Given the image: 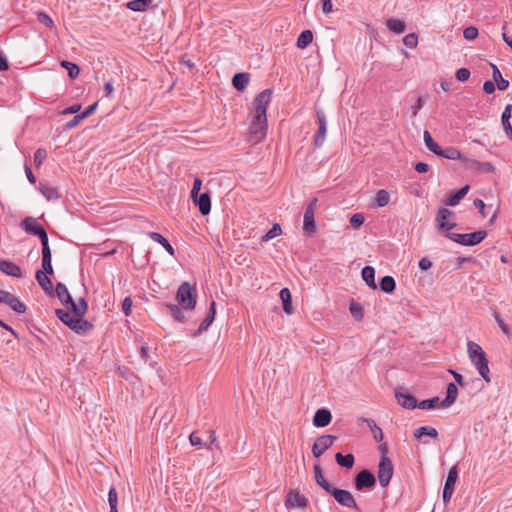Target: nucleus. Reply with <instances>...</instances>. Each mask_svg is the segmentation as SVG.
<instances>
[{
  "instance_id": "61",
  "label": "nucleus",
  "mask_w": 512,
  "mask_h": 512,
  "mask_svg": "<svg viewBox=\"0 0 512 512\" xmlns=\"http://www.w3.org/2000/svg\"><path fill=\"white\" fill-rule=\"evenodd\" d=\"M201 186H202V180L200 178L196 177L194 179L193 186L191 189V194H190V197L192 199H196V196L200 194L199 192H200Z\"/></svg>"
},
{
  "instance_id": "7",
  "label": "nucleus",
  "mask_w": 512,
  "mask_h": 512,
  "mask_svg": "<svg viewBox=\"0 0 512 512\" xmlns=\"http://www.w3.org/2000/svg\"><path fill=\"white\" fill-rule=\"evenodd\" d=\"M354 485L358 491L372 489L376 485L375 475L370 470L363 469L356 474L354 478Z\"/></svg>"
},
{
  "instance_id": "30",
  "label": "nucleus",
  "mask_w": 512,
  "mask_h": 512,
  "mask_svg": "<svg viewBox=\"0 0 512 512\" xmlns=\"http://www.w3.org/2000/svg\"><path fill=\"white\" fill-rule=\"evenodd\" d=\"M361 421L366 423L368 428L370 429L373 438L376 442H382L384 438V434L382 429L376 424V422L371 418H361Z\"/></svg>"
},
{
  "instance_id": "27",
  "label": "nucleus",
  "mask_w": 512,
  "mask_h": 512,
  "mask_svg": "<svg viewBox=\"0 0 512 512\" xmlns=\"http://www.w3.org/2000/svg\"><path fill=\"white\" fill-rule=\"evenodd\" d=\"M165 313L177 322L183 323L186 320L183 311L177 304H166Z\"/></svg>"
},
{
  "instance_id": "34",
  "label": "nucleus",
  "mask_w": 512,
  "mask_h": 512,
  "mask_svg": "<svg viewBox=\"0 0 512 512\" xmlns=\"http://www.w3.org/2000/svg\"><path fill=\"white\" fill-rule=\"evenodd\" d=\"M280 299L282 301L283 311L291 315L293 313L292 301H291V292L288 288H282L279 293Z\"/></svg>"
},
{
  "instance_id": "20",
  "label": "nucleus",
  "mask_w": 512,
  "mask_h": 512,
  "mask_svg": "<svg viewBox=\"0 0 512 512\" xmlns=\"http://www.w3.org/2000/svg\"><path fill=\"white\" fill-rule=\"evenodd\" d=\"M55 293L62 305L69 307L73 303V298L63 283L56 284Z\"/></svg>"
},
{
  "instance_id": "55",
  "label": "nucleus",
  "mask_w": 512,
  "mask_h": 512,
  "mask_svg": "<svg viewBox=\"0 0 512 512\" xmlns=\"http://www.w3.org/2000/svg\"><path fill=\"white\" fill-rule=\"evenodd\" d=\"M403 43L406 47L414 49L418 44V36L415 33H409L404 36Z\"/></svg>"
},
{
  "instance_id": "49",
  "label": "nucleus",
  "mask_w": 512,
  "mask_h": 512,
  "mask_svg": "<svg viewBox=\"0 0 512 512\" xmlns=\"http://www.w3.org/2000/svg\"><path fill=\"white\" fill-rule=\"evenodd\" d=\"M423 138L427 148L436 155L438 153L440 146L433 140L428 130L424 131Z\"/></svg>"
},
{
  "instance_id": "31",
  "label": "nucleus",
  "mask_w": 512,
  "mask_h": 512,
  "mask_svg": "<svg viewBox=\"0 0 512 512\" xmlns=\"http://www.w3.org/2000/svg\"><path fill=\"white\" fill-rule=\"evenodd\" d=\"M215 315H216V302L212 301L210 303L209 310H208L206 317L203 319V321L199 325V328H198L199 332L205 331L210 327V325L212 324V322L215 319Z\"/></svg>"
},
{
  "instance_id": "60",
  "label": "nucleus",
  "mask_w": 512,
  "mask_h": 512,
  "mask_svg": "<svg viewBox=\"0 0 512 512\" xmlns=\"http://www.w3.org/2000/svg\"><path fill=\"white\" fill-rule=\"evenodd\" d=\"M365 221L364 216L361 213H355L350 218V223L354 228H359Z\"/></svg>"
},
{
  "instance_id": "1",
  "label": "nucleus",
  "mask_w": 512,
  "mask_h": 512,
  "mask_svg": "<svg viewBox=\"0 0 512 512\" xmlns=\"http://www.w3.org/2000/svg\"><path fill=\"white\" fill-rule=\"evenodd\" d=\"M467 350L471 363L475 366L479 375L484 379V381L489 383L491 381L490 369L484 350L479 344L473 341H468Z\"/></svg>"
},
{
  "instance_id": "10",
  "label": "nucleus",
  "mask_w": 512,
  "mask_h": 512,
  "mask_svg": "<svg viewBox=\"0 0 512 512\" xmlns=\"http://www.w3.org/2000/svg\"><path fill=\"white\" fill-rule=\"evenodd\" d=\"M454 216V212L448 208H440L436 215L437 227L439 230L450 232L451 229L456 227L454 221H448V218Z\"/></svg>"
},
{
  "instance_id": "38",
  "label": "nucleus",
  "mask_w": 512,
  "mask_h": 512,
  "mask_svg": "<svg viewBox=\"0 0 512 512\" xmlns=\"http://www.w3.org/2000/svg\"><path fill=\"white\" fill-rule=\"evenodd\" d=\"M313 41V33L311 30L306 29L300 33L297 38L296 46L299 49H305L308 47Z\"/></svg>"
},
{
  "instance_id": "22",
  "label": "nucleus",
  "mask_w": 512,
  "mask_h": 512,
  "mask_svg": "<svg viewBox=\"0 0 512 512\" xmlns=\"http://www.w3.org/2000/svg\"><path fill=\"white\" fill-rule=\"evenodd\" d=\"M512 105L507 104L501 115V123L506 136L512 140V125L510 123Z\"/></svg>"
},
{
  "instance_id": "12",
  "label": "nucleus",
  "mask_w": 512,
  "mask_h": 512,
  "mask_svg": "<svg viewBox=\"0 0 512 512\" xmlns=\"http://www.w3.org/2000/svg\"><path fill=\"white\" fill-rule=\"evenodd\" d=\"M308 499L306 496L300 494L299 491L290 490L285 498V506L288 510L293 508H306L308 506Z\"/></svg>"
},
{
  "instance_id": "44",
  "label": "nucleus",
  "mask_w": 512,
  "mask_h": 512,
  "mask_svg": "<svg viewBox=\"0 0 512 512\" xmlns=\"http://www.w3.org/2000/svg\"><path fill=\"white\" fill-rule=\"evenodd\" d=\"M396 288L395 279L392 276L386 275L380 280V289L384 293H392Z\"/></svg>"
},
{
  "instance_id": "15",
  "label": "nucleus",
  "mask_w": 512,
  "mask_h": 512,
  "mask_svg": "<svg viewBox=\"0 0 512 512\" xmlns=\"http://www.w3.org/2000/svg\"><path fill=\"white\" fill-rule=\"evenodd\" d=\"M331 420L332 414L330 410L327 408H320L315 412L312 423L317 428H323L328 426Z\"/></svg>"
},
{
  "instance_id": "32",
  "label": "nucleus",
  "mask_w": 512,
  "mask_h": 512,
  "mask_svg": "<svg viewBox=\"0 0 512 512\" xmlns=\"http://www.w3.org/2000/svg\"><path fill=\"white\" fill-rule=\"evenodd\" d=\"M73 314L77 317H84L88 311V303L84 297H81L78 302L73 300V303L69 305Z\"/></svg>"
},
{
  "instance_id": "17",
  "label": "nucleus",
  "mask_w": 512,
  "mask_h": 512,
  "mask_svg": "<svg viewBox=\"0 0 512 512\" xmlns=\"http://www.w3.org/2000/svg\"><path fill=\"white\" fill-rule=\"evenodd\" d=\"M195 205L198 206L199 212L206 216L211 211V197L209 192H204L196 196V199H192Z\"/></svg>"
},
{
  "instance_id": "41",
  "label": "nucleus",
  "mask_w": 512,
  "mask_h": 512,
  "mask_svg": "<svg viewBox=\"0 0 512 512\" xmlns=\"http://www.w3.org/2000/svg\"><path fill=\"white\" fill-rule=\"evenodd\" d=\"M457 479H458V468L455 465L450 468L443 488L447 489V490L454 491L455 483H456Z\"/></svg>"
},
{
  "instance_id": "63",
  "label": "nucleus",
  "mask_w": 512,
  "mask_h": 512,
  "mask_svg": "<svg viewBox=\"0 0 512 512\" xmlns=\"http://www.w3.org/2000/svg\"><path fill=\"white\" fill-rule=\"evenodd\" d=\"M82 120H83V118H82V116L79 113V114L75 115L71 120H69L65 124V128L66 129H72V128L76 127Z\"/></svg>"
},
{
  "instance_id": "9",
  "label": "nucleus",
  "mask_w": 512,
  "mask_h": 512,
  "mask_svg": "<svg viewBox=\"0 0 512 512\" xmlns=\"http://www.w3.org/2000/svg\"><path fill=\"white\" fill-rule=\"evenodd\" d=\"M317 121H318V130L314 136V146L316 148H320L326 137L327 132V120L326 115L322 109H318L316 111Z\"/></svg>"
},
{
  "instance_id": "14",
  "label": "nucleus",
  "mask_w": 512,
  "mask_h": 512,
  "mask_svg": "<svg viewBox=\"0 0 512 512\" xmlns=\"http://www.w3.org/2000/svg\"><path fill=\"white\" fill-rule=\"evenodd\" d=\"M20 227L27 234L34 235V236H37V235L41 234V232L43 230H45V228L37 221L36 218L30 217V216L25 217L20 222Z\"/></svg>"
},
{
  "instance_id": "19",
  "label": "nucleus",
  "mask_w": 512,
  "mask_h": 512,
  "mask_svg": "<svg viewBox=\"0 0 512 512\" xmlns=\"http://www.w3.org/2000/svg\"><path fill=\"white\" fill-rule=\"evenodd\" d=\"M0 271L8 276H12L15 278L22 277L21 268L17 264L9 260H0Z\"/></svg>"
},
{
  "instance_id": "28",
  "label": "nucleus",
  "mask_w": 512,
  "mask_h": 512,
  "mask_svg": "<svg viewBox=\"0 0 512 512\" xmlns=\"http://www.w3.org/2000/svg\"><path fill=\"white\" fill-rule=\"evenodd\" d=\"M149 237L154 242L160 244L166 250L167 253H169L171 256H174L175 250L164 236H162L158 232H150Z\"/></svg>"
},
{
  "instance_id": "37",
  "label": "nucleus",
  "mask_w": 512,
  "mask_h": 512,
  "mask_svg": "<svg viewBox=\"0 0 512 512\" xmlns=\"http://www.w3.org/2000/svg\"><path fill=\"white\" fill-rule=\"evenodd\" d=\"M413 436L416 439H420L423 436H429L433 439H437L438 431L432 426H421L414 431Z\"/></svg>"
},
{
  "instance_id": "45",
  "label": "nucleus",
  "mask_w": 512,
  "mask_h": 512,
  "mask_svg": "<svg viewBox=\"0 0 512 512\" xmlns=\"http://www.w3.org/2000/svg\"><path fill=\"white\" fill-rule=\"evenodd\" d=\"M60 65H61V67L65 68L67 70L68 76L71 79H75L80 73L79 66L73 62L63 60V61H61Z\"/></svg>"
},
{
  "instance_id": "64",
  "label": "nucleus",
  "mask_w": 512,
  "mask_h": 512,
  "mask_svg": "<svg viewBox=\"0 0 512 512\" xmlns=\"http://www.w3.org/2000/svg\"><path fill=\"white\" fill-rule=\"evenodd\" d=\"M97 106H98V102H95V103L89 105L87 108H85V110L80 113L83 120L85 118L89 117L90 115H92L95 112V110L97 109Z\"/></svg>"
},
{
  "instance_id": "43",
  "label": "nucleus",
  "mask_w": 512,
  "mask_h": 512,
  "mask_svg": "<svg viewBox=\"0 0 512 512\" xmlns=\"http://www.w3.org/2000/svg\"><path fill=\"white\" fill-rule=\"evenodd\" d=\"M152 0H132L126 4V7L135 12H143L145 11Z\"/></svg>"
},
{
  "instance_id": "53",
  "label": "nucleus",
  "mask_w": 512,
  "mask_h": 512,
  "mask_svg": "<svg viewBox=\"0 0 512 512\" xmlns=\"http://www.w3.org/2000/svg\"><path fill=\"white\" fill-rule=\"evenodd\" d=\"M493 78V82L496 83L497 85V88L500 90V91H504L506 90L508 87H509V81L507 79H504L502 77V74L501 72L500 73H496L492 76Z\"/></svg>"
},
{
  "instance_id": "26",
  "label": "nucleus",
  "mask_w": 512,
  "mask_h": 512,
  "mask_svg": "<svg viewBox=\"0 0 512 512\" xmlns=\"http://www.w3.org/2000/svg\"><path fill=\"white\" fill-rule=\"evenodd\" d=\"M315 482L319 485L326 493H329L334 486H332L323 476L322 469L319 464L314 465Z\"/></svg>"
},
{
  "instance_id": "39",
  "label": "nucleus",
  "mask_w": 512,
  "mask_h": 512,
  "mask_svg": "<svg viewBox=\"0 0 512 512\" xmlns=\"http://www.w3.org/2000/svg\"><path fill=\"white\" fill-rule=\"evenodd\" d=\"M387 28L395 33V34H402L406 29V24L403 20L390 18L386 21Z\"/></svg>"
},
{
  "instance_id": "40",
  "label": "nucleus",
  "mask_w": 512,
  "mask_h": 512,
  "mask_svg": "<svg viewBox=\"0 0 512 512\" xmlns=\"http://www.w3.org/2000/svg\"><path fill=\"white\" fill-rule=\"evenodd\" d=\"M390 193L386 189H380L376 192L374 203L377 207L382 208L389 204Z\"/></svg>"
},
{
  "instance_id": "11",
  "label": "nucleus",
  "mask_w": 512,
  "mask_h": 512,
  "mask_svg": "<svg viewBox=\"0 0 512 512\" xmlns=\"http://www.w3.org/2000/svg\"><path fill=\"white\" fill-rule=\"evenodd\" d=\"M317 198H313L309 204L307 205L305 212H304V219H303V230L307 233H312L315 231V208L317 205Z\"/></svg>"
},
{
  "instance_id": "24",
  "label": "nucleus",
  "mask_w": 512,
  "mask_h": 512,
  "mask_svg": "<svg viewBox=\"0 0 512 512\" xmlns=\"http://www.w3.org/2000/svg\"><path fill=\"white\" fill-rule=\"evenodd\" d=\"M470 189L469 185H465L460 188L458 191L451 193L447 196L445 200V204L448 206H456L460 203V201L466 196Z\"/></svg>"
},
{
  "instance_id": "5",
  "label": "nucleus",
  "mask_w": 512,
  "mask_h": 512,
  "mask_svg": "<svg viewBox=\"0 0 512 512\" xmlns=\"http://www.w3.org/2000/svg\"><path fill=\"white\" fill-rule=\"evenodd\" d=\"M250 133L256 138L261 140L267 133V115L266 113L255 112L250 124Z\"/></svg>"
},
{
  "instance_id": "46",
  "label": "nucleus",
  "mask_w": 512,
  "mask_h": 512,
  "mask_svg": "<svg viewBox=\"0 0 512 512\" xmlns=\"http://www.w3.org/2000/svg\"><path fill=\"white\" fill-rule=\"evenodd\" d=\"M108 503L110 512H118V493L115 486H111L108 491Z\"/></svg>"
},
{
  "instance_id": "51",
  "label": "nucleus",
  "mask_w": 512,
  "mask_h": 512,
  "mask_svg": "<svg viewBox=\"0 0 512 512\" xmlns=\"http://www.w3.org/2000/svg\"><path fill=\"white\" fill-rule=\"evenodd\" d=\"M349 311H350L351 315L356 320L359 321V320L363 319V316H364L363 308H362V306L359 303L351 302V304L349 306Z\"/></svg>"
},
{
  "instance_id": "3",
  "label": "nucleus",
  "mask_w": 512,
  "mask_h": 512,
  "mask_svg": "<svg viewBox=\"0 0 512 512\" xmlns=\"http://www.w3.org/2000/svg\"><path fill=\"white\" fill-rule=\"evenodd\" d=\"M487 236L486 230H478L471 233H454V232H447L445 233V237H447L449 240L456 242L463 246H475L479 243H481Z\"/></svg>"
},
{
  "instance_id": "33",
  "label": "nucleus",
  "mask_w": 512,
  "mask_h": 512,
  "mask_svg": "<svg viewBox=\"0 0 512 512\" xmlns=\"http://www.w3.org/2000/svg\"><path fill=\"white\" fill-rule=\"evenodd\" d=\"M361 276L366 285L371 289H376L375 269L372 266H365L362 269Z\"/></svg>"
},
{
  "instance_id": "52",
  "label": "nucleus",
  "mask_w": 512,
  "mask_h": 512,
  "mask_svg": "<svg viewBox=\"0 0 512 512\" xmlns=\"http://www.w3.org/2000/svg\"><path fill=\"white\" fill-rule=\"evenodd\" d=\"M493 317L495 319V321L497 322L499 328L501 329V331L507 336V337H510L511 336V330L510 328L508 327V325L504 322V320L501 318L500 314L496 311L493 312Z\"/></svg>"
},
{
  "instance_id": "54",
  "label": "nucleus",
  "mask_w": 512,
  "mask_h": 512,
  "mask_svg": "<svg viewBox=\"0 0 512 512\" xmlns=\"http://www.w3.org/2000/svg\"><path fill=\"white\" fill-rule=\"evenodd\" d=\"M47 158V151L45 148H38L34 153V164L40 167L44 160Z\"/></svg>"
},
{
  "instance_id": "21",
  "label": "nucleus",
  "mask_w": 512,
  "mask_h": 512,
  "mask_svg": "<svg viewBox=\"0 0 512 512\" xmlns=\"http://www.w3.org/2000/svg\"><path fill=\"white\" fill-rule=\"evenodd\" d=\"M457 394H458L457 386L452 382L448 383L447 390H446V397L444 398L443 401H441V403L439 405L440 408L450 407L456 401Z\"/></svg>"
},
{
  "instance_id": "23",
  "label": "nucleus",
  "mask_w": 512,
  "mask_h": 512,
  "mask_svg": "<svg viewBox=\"0 0 512 512\" xmlns=\"http://www.w3.org/2000/svg\"><path fill=\"white\" fill-rule=\"evenodd\" d=\"M44 271H36L35 278L39 286L50 296L54 294L53 285Z\"/></svg>"
},
{
  "instance_id": "58",
  "label": "nucleus",
  "mask_w": 512,
  "mask_h": 512,
  "mask_svg": "<svg viewBox=\"0 0 512 512\" xmlns=\"http://www.w3.org/2000/svg\"><path fill=\"white\" fill-rule=\"evenodd\" d=\"M478 36V29L474 26H469L464 29L463 37L466 40H474Z\"/></svg>"
},
{
  "instance_id": "8",
  "label": "nucleus",
  "mask_w": 512,
  "mask_h": 512,
  "mask_svg": "<svg viewBox=\"0 0 512 512\" xmlns=\"http://www.w3.org/2000/svg\"><path fill=\"white\" fill-rule=\"evenodd\" d=\"M337 440V437L334 435H322L318 437L313 446H312V454L315 458H319L326 450H328L333 443Z\"/></svg>"
},
{
  "instance_id": "62",
  "label": "nucleus",
  "mask_w": 512,
  "mask_h": 512,
  "mask_svg": "<svg viewBox=\"0 0 512 512\" xmlns=\"http://www.w3.org/2000/svg\"><path fill=\"white\" fill-rule=\"evenodd\" d=\"M121 308L125 316H129L131 314L132 299L130 297H125L122 300Z\"/></svg>"
},
{
  "instance_id": "29",
  "label": "nucleus",
  "mask_w": 512,
  "mask_h": 512,
  "mask_svg": "<svg viewBox=\"0 0 512 512\" xmlns=\"http://www.w3.org/2000/svg\"><path fill=\"white\" fill-rule=\"evenodd\" d=\"M249 80H250L249 73H246V72L236 73L232 78V84L236 90L243 91L246 88V86L248 85Z\"/></svg>"
},
{
  "instance_id": "25",
  "label": "nucleus",
  "mask_w": 512,
  "mask_h": 512,
  "mask_svg": "<svg viewBox=\"0 0 512 512\" xmlns=\"http://www.w3.org/2000/svg\"><path fill=\"white\" fill-rule=\"evenodd\" d=\"M4 304L19 314L25 313L27 309L26 305L10 292H8Z\"/></svg>"
},
{
  "instance_id": "50",
  "label": "nucleus",
  "mask_w": 512,
  "mask_h": 512,
  "mask_svg": "<svg viewBox=\"0 0 512 512\" xmlns=\"http://www.w3.org/2000/svg\"><path fill=\"white\" fill-rule=\"evenodd\" d=\"M55 314L57 316V318L63 323L65 324L67 327L70 326V324L72 323V321L74 320L75 318V315L74 316H71V314L68 312V311H65L63 309H56L55 310Z\"/></svg>"
},
{
  "instance_id": "18",
  "label": "nucleus",
  "mask_w": 512,
  "mask_h": 512,
  "mask_svg": "<svg viewBox=\"0 0 512 512\" xmlns=\"http://www.w3.org/2000/svg\"><path fill=\"white\" fill-rule=\"evenodd\" d=\"M395 397L403 408L405 409H415L418 408V402L415 397L406 392L395 391Z\"/></svg>"
},
{
  "instance_id": "59",
  "label": "nucleus",
  "mask_w": 512,
  "mask_h": 512,
  "mask_svg": "<svg viewBox=\"0 0 512 512\" xmlns=\"http://www.w3.org/2000/svg\"><path fill=\"white\" fill-rule=\"evenodd\" d=\"M471 72L467 68H460L456 71V79L459 82H466L470 78Z\"/></svg>"
},
{
  "instance_id": "48",
  "label": "nucleus",
  "mask_w": 512,
  "mask_h": 512,
  "mask_svg": "<svg viewBox=\"0 0 512 512\" xmlns=\"http://www.w3.org/2000/svg\"><path fill=\"white\" fill-rule=\"evenodd\" d=\"M281 233V226L278 223H275L264 235L261 236V241L267 242L279 236Z\"/></svg>"
},
{
  "instance_id": "2",
  "label": "nucleus",
  "mask_w": 512,
  "mask_h": 512,
  "mask_svg": "<svg viewBox=\"0 0 512 512\" xmlns=\"http://www.w3.org/2000/svg\"><path fill=\"white\" fill-rule=\"evenodd\" d=\"M176 300L185 310H193L196 306L197 292L196 288L189 282H183L177 290Z\"/></svg>"
},
{
  "instance_id": "6",
  "label": "nucleus",
  "mask_w": 512,
  "mask_h": 512,
  "mask_svg": "<svg viewBox=\"0 0 512 512\" xmlns=\"http://www.w3.org/2000/svg\"><path fill=\"white\" fill-rule=\"evenodd\" d=\"M394 473L393 463L390 458L381 457L378 464V480L381 487H387Z\"/></svg>"
},
{
  "instance_id": "56",
  "label": "nucleus",
  "mask_w": 512,
  "mask_h": 512,
  "mask_svg": "<svg viewBox=\"0 0 512 512\" xmlns=\"http://www.w3.org/2000/svg\"><path fill=\"white\" fill-rule=\"evenodd\" d=\"M37 20L39 23L43 24L45 27H48V28L54 27V22H53L52 18L45 12H37Z\"/></svg>"
},
{
  "instance_id": "13",
  "label": "nucleus",
  "mask_w": 512,
  "mask_h": 512,
  "mask_svg": "<svg viewBox=\"0 0 512 512\" xmlns=\"http://www.w3.org/2000/svg\"><path fill=\"white\" fill-rule=\"evenodd\" d=\"M272 90L265 89L260 92L253 101L254 111L260 113H267V107L271 101Z\"/></svg>"
},
{
  "instance_id": "42",
  "label": "nucleus",
  "mask_w": 512,
  "mask_h": 512,
  "mask_svg": "<svg viewBox=\"0 0 512 512\" xmlns=\"http://www.w3.org/2000/svg\"><path fill=\"white\" fill-rule=\"evenodd\" d=\"M39 190L48 201L57 200L60 198L58 189L53 186L41 184Z\"/></svg>"
},
{
  "instance_id": "35",
  "label": "nucleus",
  "mask_w": 512,
  "mask_h": 512,
  "mask_svg": "<svg viewBox=\"0 0 512 512\" xmlns=\"http://www.w3.org/2000/svg\"><path fill=\"white\" fill-rule=\"evenodd\" d=\"M335 460L339 466L347 469H351L355 463L354 455L351 453L343 455L342 453L338 452L335 455Z\"/></svg>"
},
{
  "instance_id": "36",
  "label": "nucleus",
  "mask_w": 512,
  "mask_h": 512,
  "mask_svg": "<svg viewBox=\"0 0 512 512\" xmlns=\"http://www.w3.org/2000/svg\"><path fill=\"white\" fill-rule=\"evenodd\" d=\"M437 156L450 159V160H460L462 159L461 152L454 147H448L446 149H442L441 147L438 150Z\"/></svg>"
},
{
  "instance_id": "4",
  "label": "nucleus",
  "mask_w": 512,
  "mask_h": 512,
  "mask_svg": "<svg viewBox=\"0 0 512 512\" xmlns=\"http://www.w3.org/2000/svg\"><path fill=\"white\" fill-rule=\"evenodd\" d=\"M328 494L333 496L339 505L356 511L360 510L353 494L350 491L333 487Z\"/></svg>"
},
{
  "instance_id": "47",
  "label": "nucleus",
  "mask_w": 512,
  "mask_h": 512,
  "mask_svg": "<svg viewBox=\"0 0 512 512\" xmlns=\"http://www.w3.org/2000/svg\"><path fill=\"white\" fill-rule=\"evenodd\" d=\"M440 398L438 396L432 397L430 399H425L421 402H418V408L422 410H429L439 407L440 408Z\"/></svg>"
},
{
  "instance_id": "57",
  "label": "nucleus",
  "mask_w": 512,
  "mask_h": 512,
  "mask_svg": "<svg viewBox=\"0 0 512 512\" xmlns=\"http://www.w3.org/2000/svg\"><path fill=\"white\" fill-rule=\"evenodd\" d=\"M42 268L41 271H44L48 275H53L52 256L49 255V258H42Z\"/></svg>"
},
{
  "instance_id": "16",
  "label": "nucleus",
  "mask_w": 512,
  "mask_h": 512,
  "mask_svg": "<svg viewBox=\"0 0 512 512\" xmlns=\"http://www.w3.org/2000/svg\"><path fill=\"white\" fill-rule=\"evenodd\" d=\"M68 328L78 335H86L92 330L93 325L89 321L83 319V317L75 316L74 320Z\"/></svg>"
}]
</instances>
